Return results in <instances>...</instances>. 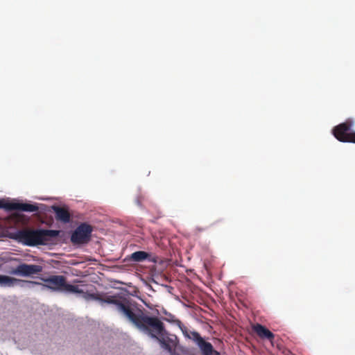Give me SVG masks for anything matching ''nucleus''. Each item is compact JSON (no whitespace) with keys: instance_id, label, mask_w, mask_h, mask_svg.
I'll list each match as a JSON object with an SVG mask.
<instances>
[{"instance_id":"nucleus-5","label":"nucleus","mask_w":355,"mask_h":355,"mask_svg":"<svg viewBox=\"0 0 355 355\" xmlns=\"http://www.w3.org/2000/svg\"><path fill=\"white\" fill-rule=\"evenodd\" d=\"M354 121L347 119L344 123H340L333 129V135L340 141L355 144V132L352 131Z\"/></svg>"},{"instance_id":"nucleus-10","label":"nucleus","mask_w":355,"mask_h":355,"mask_svg":"<svg viewBox=\"0 0 355 355\" xmlns=\"http://www.w3.org/2000/svg\"><path fill=\"white\" fill-rule=\"evenodd\" d=\"M252 329L260 338L268 340L272 343L275 334L266 327L260 324H256L252 326Z\"/></svg>"},{"instance_id":"nucleus-11","label":"nucleus","mask_w":355,"mask_h":355,"mask_svg":"<svg viewBox=\"0 0 355 355\" xmlns=\"http://www.w3.org/2000/svg\"><path fill=\"white\" fill-rule=\"evenodd\" d=\"M52 209L55 212V219L64 223H68L71 219V214L68 209L59 206H53Z\"/></svg>"},{"instance_id":"nucleus-1","label":"nucleus","mask_w":355,"mask_h":355,"mask_svg":"<svg viewBox=\"0 0 355 355\" xmlns=\"http://www.w3.org/2000/svg\"><path fill=\"white\" fill-rule=\"evenodd\" d=\"M139 331L156 338L162 347L171 352L175 347V340L166 332L164 323L155 316L146 314L141 309H132L127 318Z\"/></svg>"},{"instance_id":"nucleus-4","label":"nucleus","mask_w":355,"mask_h":355,"mask_svg":"<svg viewBox=\"0 0 355 355\" xmlns=\"http://www.w3.org/2000/svg\"><path fill=\"white\" fill-rule=\"evenodd\" d=\"M45 284L42 286L53 291H65L70 293H83L78 286L67 283V279L63 275H52L42 279Z\"/></svg>"},{"instance_id":"nucleus-2","label":"nucleus","mask_w":355,"mask_h":355,"mask_svg":"<svg viewBox=\"0 0 355 355\" xmlns=\"http://www.w3.org/2000/svg\"><path fill=\"white\" fill-rule=\"evenodd\" d=\"M60 232L53 230L23 229L18 230L12 237L27 246L44 245L51 238L57 237Z\"/></svg>"},{"instance_id":"nucleus-14","label":"nucleus","mask_w":355,"mask_h":355,"mask_svg":"<svg viewBox=\"0 0 355 355\" xmlns=\"http://www.w3.org/2000/svg\"><path fill=\"white\" fill-rule=\"evenodd\" d=\"M150 254L144 251H137L131 254L130 258L135 262H141L148 259Z\"/></svg>"},{"instance_id":"nucleus-16","label":"nucleus","mask_w":355,"mask_h":355,"mask_svg":"<svg viewBox=\"0 0 355 355\" xmlns=\"http://www.w3.org/2000/svg\"><path fill=\"white\" fill-rule=\"evenodd\" d=\"M137 203L139 206L141 205V200L139 199L137 200Z\"/></svg>"},{"instance_id":"nucleus-12","label":"nucleus","mask_w":355,"mask_h":355,"mask_svg":"<svg viewBox=\"0 0 355 355\" xmlns=\"http://www.w3.org/2000/svg\"><path fill=\"white\" fill-rule=\"evenodd\" d=\"M197 345L200 349L202 355H213L214 347L210 343L207 342L202 338L197 343Z\"/></svg>"},{"instance_id":"nucleus-8","label":"nucleus","mask_w":355,"mask_h":355,"mask_svg":"<svg viewBox=\"0 0 355 355\" xmlns=\"http://www.w3.org/2000/svg\"><path fill=\"white\" fill-rule=\"evenodd\" d=\"M0 209H4L6 211H22L28 212H35L38 211V207L35 205L20 202H10L4 199H0Z\"/></svg>"},{"instance_id":"nucleus-9","label":"nucleus","mask_w":355,"mask_h":355,"mask_svg":"<svg viewBox=\"0 0 355 355\" xmlns=\"http://www.w3.org/2000/svg\"><path fill=\"white\" fill-rule=\"evenodd\" d=\"M41 284H42L37 282L19 279L6 275H0V286L3 287H14L18 286L21 288H31V286Z\"/></svg>"},{"instance_id":"nucleus-7","label":"nucleus","mask_w":355,"mask_h":355,"mask_svg":"<svg viewBox=\"0 0 355 355\" xmlns=\"http://www.w3.org/2000/svg\"><path fill=\"white\" fill-rule=\"evenodd\" d=\"M42 267L40 265L21 263L16 268H11L8 272L10 275L29 277L40 274L42 271Z\"/></svg>"},{"instance_id":"nucleus-13","label":"nucleus","mask_w":355,"mask_h":355,"mask_svg":"<svg viewBox=\"0 0 355 355\" xmlns=\"http://www.w3.org/2000/svg\"><path fill=\"white\" fill-rule=\"evenodd\" d=\"M180 329L186 338L193 340L196 344L202 338L198 332L189 331L184 326L180 327Z\"/></svg>"},{"instance_id":"nucleus-6","label":"nucleus","mask_w":355,"mask_h":355,"mask_svg":"<svg viewBox=\"0 0 355 355\" xmlns=\"http://www.w3.org/2000/svg\"><path fill=\"white\" fill-rule=\"evenodd\" d=\"M93 231L92 225L83 223L78 225L71 236V241L73 244H85L91 239Z\"/></svg>"},{"instance_id":"nucleus-15","label":"nucleus","mask_w":355,"mask_h":355,"mask_svg":"<svg viewBox=\"0 0 355 355\" xmlns=\"http://www.w3.org/2000/svg\"><path fill=\"white\" fill-rule=\"evenodd\" d=\"M213 355H220V353L214 349Z\"/></svg>"},{"instance_id":"nucleus-3","label":"nucleus","mask_w":355,"mask_h":355,"mask_svg":"<svg viewBox=\"0 0 355 355\" xmlns=\"http://www.w3.org/2000/svg\"><path fill=\"white\" fill-rule=\"evenodd\" d=\"M83 297L88 300H94L101 302V303H107L114 304L116 310L122 314L126 318H128L132 310L133 309L128 302H124L119 300L116 296L106 295L103 297L98 293H85L83 291Z\"/></svg>"}]
</instances>
